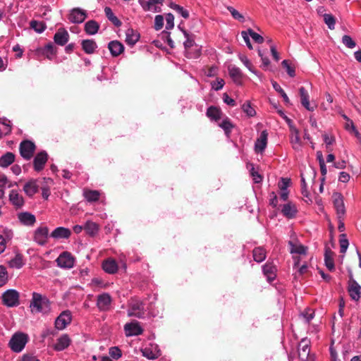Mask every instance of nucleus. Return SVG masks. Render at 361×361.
I'll return each mask as SVG.
<instances>
[{"mask_svg":"<svg viewBox=\"0 0 361 361\" xmlns=\"http://www.w3.org/2000/svg\"><path fill=\"white\" fill-rule=\"evenodd\" d=\"M109 355L114 359L117 360L121 357V351L118 347H111L109 349Z\"/></svg>","mask_w":361,"mask_h":361,"instance_id":"nucleus-58","label":"nucleus"},{"mask_svg":"<svg viewBox=\"0 0 361 361\" xmlns=\"http://www.w3.org/2000/svg\"><path fill=\"white\" fill-rule=\"evenodd\" d=\"M298 357L301 361H308L310 357V341L304 338L298 345Z\"/></svg>","mask_w":361,"mask_h":361,"instance_id":"nucleus-7","label":"nucleus"},{"mask_svg":"<svg viewBox=\"0 0 361 361\" xmlns=\"http://www.w3.org/2000/svg\"><path fill=\"white\" fill-rule=\"evenodd\" d=\"M302 316L305 319L307 322H310L314 316V312L313 310L308 309L302 313Z\"/></svg>","mask_w":361,"mask_h":361,"instance_id":"nucleus-60","label":"nucleus"},{"mask_svg":"<svg viewBox=\"0 0 361 361\" xmlns=\"http://www.w3.org/2000/svg\"><path fill=\"white\" fill-rule=\"evenodd\" d=\"M268 133L266 130H263L259 137L257 139L255 145V151L257 152H262L267 147Z\"/></svg>","mask_w":361,"mask_h":361,"instance_id":"nucleus-20","label":"nucleus"},{"mask_svg":"<svg viewBox=\"0 0 361 361\" xmlns=\"http://www.w3.org/2000/svg\"><path fill=\"white\" fill-rule=\"evenodd\" d=\"M56 53V48L52 43L47 44L43 49V54L47 56L49 59H51L52 56Z\"/></svg>","mask_w":361,"mask_h":361,"instance_id":"nucleus-42","label":"nucleus"},{"mask_svg":"<svg viewBox=\"0 0 361 361\" xmlns=\"http://www.w3.org/2000/svg\"><path fill=\"white\" fill-rule=\"evenodd\" d=\"M3 303L8 307H15L19 305V293L13 289L6 290L2 295Z\"/></svg>","mask_w":361,"mask_h":361,"instance_id":"nucleus-3","label":"nucleus"},{"mask_svg":"<svg viewBox=\"0 0 361 361\" xmlns=\"http://www.w3.org/2000/svg\"><path fill=\"white\" fill-rule=\"evenodd\" d=\"M35 150V144L30 140L23 141L20 145V155L25 159L29 160L33 156Z\"/></svg>","mask_w":361,"mask_h":361,"instance_id":"nucleus-6","label":"nucleus"},{"mask_svg":"<svg viewBox=\"0 0 361 361\" xmlns=\"http://www.w3.org/2000/svg\"><path fill=\"white\" fill-rule=\"evenodd\" d=\"M108 48L113 56H118L124 51L123 44L118 40L110 42L108 44Z\"/></svg>","mask_w":361,"mask_h":361,"instance_id":"nucleus-21","label":"nucleus"},{"mask_svg":"<svg viewBox=\"0 0 361 361\" xmlns=\"http://www.w3.org/2000/svg\"><path fill=\"white\" fill-rule=\"evenodd\" d=\"M164 18L161 15H157L154 19V28L156 30H159L163 27Z\"/></svg>","mask_w":361,"mask_h":361,"instance_id":"nucleus-57","label":"nucleus"},{"mask_svg":"<svg viewBox=\"0 0 361 361\" xmlns=\"http://www.w3.org/2000/svg\"><path fill=\"white\" fill-rule=\"evenodd\" d=\"M84 230L87 235L94 236L99 231V225L92 221H87L84 226Z\"/></svg>","mask_w":361,"mask_h":361,"instance_id":"nucleus-35","label":"nucleus"},{"mask_svg":"<svg viewBox=\"0 0 361 361\" xmlns=\"http://www.w3.org/2000/svg\"><path fill=\"white\" fill-rule=\"evenodd\" d=\"M30 307L32 312L48 313L50 311L49 300L39 293H33Z\"/></svg>","mask_w":361,"mask_h":361,"instance_id":"nucleus-1","label":"nucleus"},{"mask_svg":"<svg viewBox=\"0 0 361 361\" xmlns=\"http://www.w3.org/2000/svg\"><path fill=\"white\" fill-rule=\"evenodd\" d=\"M299 93L300 97V102L302 105L308 111H313L316 106H311L309 101V94L305 87H301L299 89Z\"/></svg>","mask_w":361,"mask_h":361,"instance_id":"nucleus-18","label":"nucleus"},{"mask_svg":"<svg viewBox=\"0 0 361 361\" xmlns=\"http://www.w3.org/2000/svg\"><path fill=\"white\" fill-rule=\"evenodd\" d=\"M99 24L94 20H89L85 25V31L88 35H94L99 30Z\"/></svg>","mask_w":361,"mask_h":361,"instance_id":"nucleus-38","label":"nucleus"},{"mask_svg":"<svg viewBox=\"0 0 361 361\" xmlns=\"http://www.w3.org/2000/svg\"><path fill=\"white\" fill-rule=\"evenodd\" d=\"M15 161L13 153L8 152L0 157V166L6 168Z\"/></svg>","mask_w":361,"mask_h":361,"instance_id":"nucleus-32","label":"nucleus"},{"mask_svg":"<svg viewBox=\"0 0 361 361\" xmlns=\"http://www.w3.org/2000/svg\"><path fill=\"white\" fill-rule=\"evenodd\" d=\"M57 265L61 268L71 269L74 265V257L70 252H63L56 259Z\"/></svg>","mask_w":361,"mask_h":361,"instance_id":"nucleus-5","label":"nucleus"},{"mask_svg":"<svg viewBox=\"0 0 361 361\" xmlns=\"http://www.w3.org/2000/svg\"><path fill=\"white\" fill-rule=\"evenodd\" d=\"M104 271L108 274H114L118 271V264L112 258H108L102 263Z\"/></svg>","mask_w":361,"mask_h":361,"instance_id":"nucleus-22","label":"nucleus"},{"mask_svg":"<svg viewBox=\"0 0 361 361\" xmlns=\"http://www.w3.org/2000/svg\"><path fill=\"white\" fill-rule=\"evenodd\" d=\"M324 21L330 30L335 28L336 19L331 14L324 13L323 15Z\"/></svg>","mask_w":361,"mask_h":361,"instance_id":"nucleus-45","label":"nucleus"},{"mask_svg":"<svg viewBox=\"0 0 361 361\" xmlns=\"http://www.w3.org/2000/svg\"><path fill=\"white\" fill-rule=\"evenodd\" d=\"M69 39V34L64 28H59L54 36V42L60 46L65 45Z\"/></svg>","mask_w":361,"mask_h":361,"instance_id":"nucleus-16","label":"nucleus"},{"mask_svg":"<svg viewBox=\"0 0 361 361\" xmlns=\"http://www.w3.org/2000/svg\"><path fill=\"white\" fill-rule=\"evenodd\" d=\"M272 85H273L274 89L276 92L280 93V94L281 95V97L283 99L284 102L287 105L290 104V102L289 98L287 96V94H286V92L283 91V90L281 87V86L276 82H275V81L272 82Z\"/></svg>","mask_w":361,"mask_h":361,"instance_id":"nucleus-44","label":"nucleus"},{"mask_svg":"<svg viewBox=\"0 0 361 361\" xmlns=\"http://www.w3.org/2000/svg\"><path fill=\"white\" fill-rule=\"evenodd\" d=\"M334 252L329 247H326L324 254L325 264L329 271L334 269Z\"/></svg>","mask_w":361,"mask_h":361,"instance_id":"nucleus-34","label":"nucleus"},{"mask_svg":"<svg viewBox=\"0 0 361 361\" xmlns=\"http://www.w3.org/2000/svg\"><path fill=\"white\" fill-rule=\"evenodd\" d=\"M24 264L23 256L20 253H16L15 257L8 261L9 267L13 269H20Z\"/></svg>","mask_w":361,"mask_h":361,"instance_id":"nucleus-33","label":"nucleus"},{"mask_svg":"<svg viewBox=\"0 0 361 361\" xmlns=\"http://www.w3.org/2000/svg\"><path fill=\"white\" fill-rule=\"evenodd\" d=\"M253 259L255 262L259 263L263 262L266 258V251L263 247H258L252 251Z\"/></svg>","mask_w":361,"mask_h":361,"instance_id":"nucleus-37","label":"nucleus"},{"mask_svg":"<svg viewBox=\"0 0 361 361\" xmlns=\"http://www.w3.org/2000/svg\"><path fill=\"white\" fill-rule=\"evenodd\" d=\"M83 51L87 54H92L97 48L96 42L93 39H84L81 42Z\"/></svg>","mask_w":361,"mask_h":361,"instance_id":"nucleus-28","label":"nucleus"},{"mask_svg":"<svg viewBox=\"0 0 361 361\" xmlns=\"http://www.w3.org/2000/svg\"><path fill=\"white\" fill-rule=\"evenodd\" d=\"M11 202L16 207L20 208L24 204V200L17 191L11 190L9 195Z\"/></svg>","mask_w":361,"mask_h":361,"instance_id":"nucleus-29","label":"nucleus"},{"mask_svg":"<svg viewBox=\"0 0 361 361\" xmlns=\"http://www.w3.org/2000/svg\"><path fill=\"white\" fill-rule=\"evenodd\" d=\"M105 14L107 18L116 26L119 27L121 25V22L114 16L112 10L109 7H105Z\"/></svg>","mask_w":361,"mask_h":361,"instance_id":"nucleus-40","label":"nucleus"},{"mask_svg":"<svg viewBox=\"0 0 361 361\" xmlns=\"http://www.w3.org/2000/svg\"><path fill=\"white\" fill-rule=\"evenodd\" d=\"M71 234L70 229L64 227H58L52 231L51 237L54 238H68Z\"/></svg>","mask_w":361,"mask_h":361,"instance_id":"nucleus-27","label":"nucleus"},{"mask_svg":"<svg viewBox=\"0 0 361 361\" xmlns=\"http://www.w3.org/2000/svg\"><path fill=\"white\" fill-rule=\"evenodd\" d=\"M171 8L172 9H173L174 11H176L177 13H178L179 14L181 15V16L185 19L188 18L189 17V13L188 11H186L185 9H184L183 7L178 5V4H173V3H171V5H170Z\"/></svg>","mask_w":361,"mask_h":361,"instance_id":"nucleus-46","label":"nucleus"},{"mask_svg":"<svg viewBox=\"0 0 361 361\" xmlns=\"http://www.w3.org/2000/svg\"><path fill=\"white\" fill-rule=\"evenodd\" d=\"M140 35L132 28L127 29L126 32V42L130 45L133 46L139 39Z\"/></svg>","mask_w":361,"mask_h":361,"instance_id":"nucleus-26","label":"nucleus"},{"mask_svg":"<svg viewBox=\"0 0 361 361\" xmlns=\"http://www.w3.org/2000/svg\"><path fill=\"white\" fill-rule=\"evenodd\" d=\"M276 270V267L270 263H267L266 264H264L263 266V273L267 276V280L269 282H271L275 279Z\"/></svg>","mask_w":361,"mask_h":361,"instance_id":"nucleus-31","label":"nucleus"},{"mask_svg":"<svg viewBox=\"0 0 361 361\" xmlns=\"http://www.w3.org/2000/svg\"><path fill=\"white\" fill-rule=\"evenodd\" d=\"M228 71L233 82L238 85H241L243 74L240 69L234 65H230L228 66Z\"/></svg>","mask_w":361,"mask_h":361,"instance_id":"nucleus-17","label":"nucleus"},{"mask_svg":"<svg viewBox=\"0 0 361 361\" xmlns=\"http://www.w3.org/2000/svg\"><path fill=\"white\" fill-rule=\"evenodd\" d=\"M282 66L286 69V71H287V73L290 76V77H294L295 73V68L294 67H292L289 63H288V61L287 60H283L282 61Z\"/></svg>","mask_w":361,"mask_h":361,"instance_id":"nucleus-56","label":"nucleus"},{"mask_svg":"<svg viewBox=\"0 0 361 361\" xmlns=\"http://www.w3.org/2000/svg\"><path fill=\"white\" fill-rule=\"evenodd\" d=\"M173 20H174V17H173V14L168 13L166 16V28L167 30H170L173 27V26H174Z\"/></svg>","mask_w":361,"mask_h":361,"instance_id":"nucleus-59","label":"nucleus"},{"mask_svg":"<svg viewBox=\"0 0 361 361\" xmlns=\"http://www.w3.org/2000/svg\"><path fill=\"white\" fill-rule=\"evenodd\" d=\"M297 208L292 202H288L283 204L281 212L288 219H293L297 214Z\"/></svg>","mask_w":361,"mask_h":361,"instance_id":"nucleus-24","label":"nucleus"},{"mask_svg":"<svg viewBox=\"0 0 361 361\" xmlns=\"http://www.w3.org/2000/svg\"><path fill=\"white\" fill-rule=\"evenodd\" d=\"M243 111L250 117H252L256 114V111L253 107L251 106L250 102H246L242 106Z\"/></svg>","mask_w":361,"mask_h":361,"instance_id":"nucleus-51","label":"nucleus"},{"mask_svg":"<svg viewBox=\"0 0 361 361\" xmlns=\"http://www.w3.org/2000/svg\"><path fill=\"white\" fill-rule=\"evenodd\" d=\"M83 195L88 202H96L99 200L100 194L97 190H84Z\"/></svg>","mask_w":361,"mask_h":361,"instance_id":"nucleus-39","label":"nucleus"},{"mask_svg":"<svg viewBox=\"0 0 361 361\" xmlns=\"http://www.w3.org/2000/svg\"><path fill=\"white\" fill-rule=\"evenodd\" d=\"M27 334L23 332H17L11 337L8 345L15 353L21 352L28 341Z\"/></svg>","mask_w":361,"mask_h":361,"instance_id":"nucleus-2","label":"nucleus"},{"mask_svg":"<svg viewBox=\"0 0 361 361\" xmlns=\"http://www.w3.org/2000/svg\"><path fill=\"white\" fill-rule=\"evenodd\" d=\"M86 18V11L79 8L72 9L68 16L69 20L73 23H81Z\"/></svg>","mask_w":361,"mask_h":361,"instance_id":"nucleus-11","label":"nucleus"},{"mask_svg":"<svg viewBox=\"0 0 361 361\" xmlns=\"http://www.w3.org/2000/svg\"><path fill=\"white\" fill-rule=\"evenodd\" d=\"M222 115L221 111L214 106H211L207 109V116L212 120L216 121L221 119Z\"/></svg>","mask_w":361,"mask_h":361,"instance_id":"nucleus-36","label":"nucleus"},{"mask_svg":"<svg viewBox=\"0 0 361 361\" xmlns=\"http://www.w3.org/2000/svg\"><path fill=\"white\" fill-rule=\"evenodd\" d=\"M289 245L290 247L291 253L300 255H305L306 253L307 247L300 244H295L292 242H289Z\"/></svg>","mask_w":361,"mask_h":361,"instance_id":"nucleus-41","label":"nucleus"},{"mask_svg":"<svg viewBox=\"0 0 361 361\" xmlns=\"http://www.w3.org/2000/svg\"><path fill=\"white\" fill-rule=\"evenodd\" d=\"M348 290L353 300H359L361 296V286L353 278H351V280L348 281Z\"/></svg>","mask_w":361,"mask_h":361,"instance_id":"nucleus-10","label":"nucleus"},{"mask_svg":"<svg viewBox=\"0 0 361 361\" xmlns=\"http://www.w3.org/2000/svg\"><path fill=\"white\" fill-rule=\"evenodd\" d=\"M111 304V297L107 293H104L98 296L97 305L100 310L105 311L109 308Z\"/></svg>","mask_w":361,"mask_h":361,"instance_id":"nucleus-23","label":"nucleus"},{"mask_svg":"<svg viewBox=\"0 0 361 361\" xmlns=\"http://www.w3.org/2000/svg\"><path fill=\"white\" fill-rule=\"evenodd\" d=\"M8 281V274L4 266H0V286H4Z\"/></svg>","mask_w":361,"mask_h":361,"instance_id":"nucleus-54","label":"nucleus"},{"mask_svg":"<svg viewBox=\"0 0 361 361\" xmlns=\"http://www.w3.org/2000/svg\"><path fill=\"white\" fill-rule=\"evenodd\" d=\"M283 117L289 123L290 130V139L292 147L295 150L299 151L302 147V141L299 135V130L294 126L290 123V120L289 118L285 116Z\"/></svg>","mask_w":361,"mask_h":361,"instance_id":"nucleus-4","label":"nucleus"},{"mask_svg":"<svg viewBox=\"0 0 361 361\" xmlns=\"http://www.w3.org/2000/svg\"><path fill=\"white\" fill-rule=\"evenodd\" d=\"M48 155L45 152H41L35 156L33 165L36 171H40L44 169V164L47 161Z\"/></svg>","mask_w":361,"mask_h":361,"instance_id":"nucleus-15","label":"nucleus"},{"mask_svg":"<svg viewBox=\"0 0 361 361\" xmlns=\"http://www.w3.org/2000/svg\"><path fill=\"white\" fill-rule=\"evenodd\" d=\"M219 127L224 129L226 135L228 137L233 128V125L228 118H226L221 123L219 124Z\"/></svg>","mask_w":361,"mask_h":361,"instance_id":"nucleus-43","label":"nucleus"},{"mask_svg":"<svg viewBox=\"0 0 361 361\" xmlns=\"http://www.w3.org/2000/svg\"><path fill=\"white\" fill-rule=\"evenodd\" d=\"M240 59L250 71L254 72L251 62L245 56H240Z\"/></svg>","mask_w":361,"mask_h":361,"instance_id":"nucleus-63","label":"nucleus"},{"mask_svg":"<svg viewBox=\"0 0 361 361\" xmlns=\"http://www.w3.org/2000/svg\"><path fill=\"white\" fill-rule=\"evenodd\" d=\"M49 229L47 227H39L35 232L34 239L39 245H44L47 243Z\"/></svg>","mask_w":361,"mask_h":361,"instance_id":"nucleus-14","label":"nucleus"},{"mask_svg":"<svg viewBox=\"0 0 361 361\" xmlns=\"http://www.w3.org/2000/svg\"><path fill=\"white\" fill-rule=\"evenodd\" d=\"M72 319L71 312L66 310L62 312L55 321V326L59 330L64 329L71 323Z\"/></svg>","mask_w":361,"mask_h":361,"instance_id":"nucleus-9","label":"nucleus"},{"mask_svg":"<svg viewBox=\"0 0 361 361\" xmlns=\"http://www.w3.org/2000/svg\"><path fill=\"white\" fill-rule=\"evenodd\" d=\"M71 343V340L67 334H63L60 336L55 345L54 349L56 351H61L67 348Z\"/></svg>","mask_w":361,"mask_h":361,"instance_id":"nucleus-19","label":"nucleus"},{"mask_svg":"<svg viewBox=\"0 0 361 361\" xmlns=\"http://www.w3.org/2000/svg\"><path fill=\"white\" fill-rule=\"evenodd\" d=\"M342 42L345 47L350 49H353L356 46L355 42L349 35H343Z\"/></svg>","mask_w":361,"mask_h":361,"instance_id":"nucleus-52","label":"nucleus"},{"mask_svg":"<svg viewBox=\"0 0 361 361\" xmlns=\"http://www.w3.org/2000/svg\"><path fill=\"white\" fill-rule=\"evenodd\" d=\"M128 315L129 317H135L142 318L144 315V305L140 300H133L130 304V307L128 310Z\"/></svg>","mask_w":361,"mask_h":361,"instance_id":"nucleus-8","label":"nucleus"},{"mask_svg":"<svg viewBox=\"0 0 361 361\" xmlns=\"http://www.w3.org/2000/svg\"><path fill=\"white\" fill-rule=\"evenodd\" d=\"M247 32L255 42L258 44H262L264 42V38L258 33L254 32L252 29H248Z\"/></svg>","mask_w":361,"mask_h":361,"instance_id":"nucleus-53","label":"nucleus"},{"mask_svg":"<svg viewBox=\"0 0 361 361\" xmlns=\"http://www.w3.org/2000/svg\"><path fill=\"white\" fill-rule=\"evenodd\" d=\"M25 194L30 197L33 196L38 191V185L35 180H31L26 183L23 187Z\"/></svg>","mask_w":361,"mask_h":361,"instance_id":"nucleus-30","label":"nucleus"},{"mask_svg":"<svg viewBox=\"0 0 361 361\" xmlns=\"http://www.w3.org/2000/svg\"><path fill=\"white\" fill-rule=\"evenodd\" d=\"M227 9L228 11H229V12L231 13V16L234 19L238 20L240 22H244V16L241 13H240L236 9H235L232 6H228Z\"/></svg>","mask_w":361,"mask_h":361,"instance_id":"nucleus-50","label":"nucleus"},{"mask_svg":"<svg viewBox=\"0 0 361 361\" xmlns=\"http://www.w3.org/2000/svg\"><path fill=\"white\" fill-rule=\"evenodd\" d=\"M251 176L254 180V181L257 183H260L262 180V176L259 174L257 171L255 170L252 167L250 171Z\"/></svg>","mask_w":361,"mask_h":361,"instance_id":"nucleus-64","label":"nucleus"},{"mask_svg":"<svg viewBox=\"0 0 361 361\" xmlns=\"http://www.w3.org/2000/svg\"><path fill=\"white\" fill-rule=\"evenodd\" d=\"M332 199L337 214L341 218L345 212L343 196L341 193L334 192Z\"/></svg>","mask_w":361,"mask_h":361,"instance_id":"nucleus-12","label":"nucleus"},{"mask_svg":"<svg viewBox=\"0 0 361 361\" xmlns=\"http://www.w3.org/2000/svg\"><path fill=\"white\" fill-rule=\"evenodd\" d=\"M124 330L127 336L141 335L143 332L142 328L140 326L139 322L136 321L126 324Z\"/></svg>","mask_w":361,"mask_h":361,"instance_id":"nucleus-13","label":"nucleus"},{"mask_svg":"<svg viewBox=\"0 0 361 361\" xmlns=\"http://www.w3.org/2000/svg\"><path fill=\"white\" fill-rule=\"evenodd\" d=\"M212 88L216 91L221 90L224 85V81L223 79H217L216 81L212 82Z\"/></svg>","mask_w":361,"mask_h":361,"instance_id":"nucleus-62","label":"nucleus"},{"mask_svg":"<svg viewBox=\"0 0 361 361\" xmlns=\"http://www.w3.org/2000/svg\"><path fill=\"white\" fill-rule=\"evenodd\" d=\"M11 131V126L5 121H0V138L9 134Z\"/></svg>","mask_w":361,"mask_h":361,"instance_id":"nucleus-48","label":"nucleus"},{"mask_svg":"<svg viewBox=\"0 0 361 361\" xmlns=\"http://www.w3.org/2000/svg\"><path fill=\"white\" fill-rule=\"evenodd\" d=\"M30 27L39 33L42 32L46 28V25L44 23L37 20H32L30 22Z\"/></svg>","mask_w":361,"mask_h":361,"instance_id":"nucleus-49","label":"nucleus"},{"mask_svg":"<svg viewBox=\"0 0 361 361\" xmlns=\"http://www.w3.org/2000/svg\"><path fill=\"white\" fill-rule=\"evenodd\" d=\"M18 219L23 225L32 226L36 221L35 215L29 212H20L18 214Z\"/></svg>","mask_w":361,"mask_h":361,"instance_id":"nucleus-25","label":"nucleus"},{"mask_svg":"<svg viewBox=\"0 0 361 361\" xmlns=\"http://www.w3.org/2000/svg\"><path fill=\"white\" fill-rule=\"evenodd\" d=\"M345 234H342L341 235V239H340V247H341V253H345L348 249V245H349V243H348V239L345 238Z\"/></svg>","mask_w":361,"mask_h":361,"instance_id":"nucleus-55","label":"nucleus"},{"mask_svg":"<svg viewBox=\"0 0 361 361\" xmlns=\"http://www.w3.org/2000/svg\"><path fill=\"white\" fill-rule=\"evenodd\" d=\"M141 351L142 355L149 360H155L159 356L158 352H153L150 348H145L142 349Z\"/></svg>","mask_w":361,"mask_h":361,"instance_id":"nucleus-47","label":"nucleus"},{"mask_svg":"<svg viewBox=\"0 0 361 361\" xmlns=\"http://www.w3.org/2000/svg\"><path fill=\"white\" fill-rule=\"evenodd\" d=\"M183 32L185 35V37L187 38L185 42H184V47L185 49L187 50L188 49L190 48L194 44V41L189 37V34L187 32V31L183 30Z\"/></svg>","mask_w":361,"mask_h":361,"instance_id":"nucleus-61","label":"nucleus"}]
</instances>
